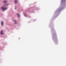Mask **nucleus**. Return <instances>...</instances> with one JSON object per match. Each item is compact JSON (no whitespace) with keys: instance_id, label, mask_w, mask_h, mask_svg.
<instances>
[{"instance_id":"nucleus-1","label":"nucleus","mask_w":66,"mask_h":66,"mask_svg":"<svg viewBox=\"0 0 66 66\" xmlns=\"http://www.w3.org/2000/svg\"><path fill=\"white\" fill-rule=\"evenodd\" d=\"M1 8L3 11H5V10H7V8H4L3 7H2Z\"/></svg>"},{"instance_id":"nucleus-2","label":"nucleus","mask_w":66,"mask_h":66,"mask_svg":"<svg viewBox=\"0 0 66 66\" xmlns=\"http://www.w3.org/2000/svg\"><path fill=\"white\" fill-rule=\"evenodd\" d=\"M18 2V1L17 0H15V3H17Z\"/></svg>"},{"instance_id":"nucleus-3","label":"nucleus","mask_w":66,"mask_h":66,"mask_svg":"<svg viewBox=\"0 0 66 66\" xmlns=\"http://www.w3.org/2000/svg\"><path fill=\"white\" fill-rule=\"evenodd\" d=\"M1 34L2 35L3 34V31H1Z\"/></svg>"},{"instance_id":"nucleus-4","label":"nucleus","mask_w":66,"mask_h":66,"mask_svg":"<svg viewBox=\"0 0 66 66\" xmlns=\"http://www.w3.org/2000/svg\"><path fill=\"white\" fill-rule=\"evenodd\" d=\"M3 21L2 22V23H1V25L2 26H3Z\"/></svg>"},{"instance_id":"nucleus-5","label":"nucleus","mask_w":66,"mask_h":66,"mask_svg":"<svg viewBox=\"0 0 66 66\" xmlns=\"http://www.w3.org/2000/svg\"><path fill=\"white\" fill-rule=\"evenodd\" d=\"M14 21L15 22V24H16V21L15 20H14Z\"/></svg>"},{"instance_id":"nucleus-6","label":"nucleus","mask_w":66,"mask_h":66,"mask_svg":"<svg viewBox=\"0 0 66 66\" xmlns=\"http://www.w3.org/2000/svg\"><path fill=\"white\" fill-rule=\"evenodd\" d=\"M17 15H18V16L19 17V16H20V15H19V14L17 13Z\"/></svg>"},{"instance_id":"nucleus-7","label":"nucleus","mask_w":66,"mask_h":66,"mask_svg":"<svg viewBox=\"0 0 66 66\" xmlns=\"http://www.w3.org/2000/svg\"><path fill=\"white\" fill-rule=\"evenodd\" d=\"M6 2H7L6 1L4 2V3H6Z\"/></svg>"},{"instance_id":"nucleus-8","label":"nucleus","mask_w":66,"mask_h":66,"mask_svg":"<svg viewBox=\"0 0 66 66\" xmlns=\"http://www.w3.org/2000/svg\"><path fill=\"white\" fill-rule=\"evenodd\" d=\"M15 9H16V7L15 8Z\"/></svg>"},{"instance_id":"nucleus-9","label":"nucleus","mask_w":66,"mask_h":66,"mask_svg":"<svg viewBox=\"0 0 66 66\" xmlns=\"http://www.w3.org/2000/svg\"><path fill=\"white\" fill-rule=\"evenodd\" d=\"M63 1H65V0H62Z\"/></svg>"}]
</instances>
